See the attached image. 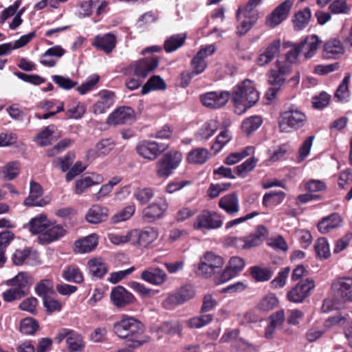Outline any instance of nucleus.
Segmentation results:
<instances>
[{
  "label": "nucleus",
  "mask_w": 352,
  "mask_h": 352,
  "mask_svg": "<svg viewBox=\"0 0 352 352\" xmlns=\"http://www.w3.org/2000/svg\"><path fill=\"white\" fill-rule=\"evenodd\" d=\"M113 331L118 338L126 340L130 348L140 347L149 341V337L144 334V324L126 314L122 315L120 319L114 322Z\"/></svg>",
  "instance_id": "1"
},
{
  "label": "nucleus",
  "mask_w": 352,
  "mask_h": 352,
  "mask_svg": "<svg viewBox=\"0 0 352 352\" xmlns=\"http://www.w3.org/2000/svg\"><path fill=\"white\" fill-rule=\"evenodd\" d=\"M259 99L258 92L253 82L245 79L237 84L233 89L232 101L237 114H242L253 106Z\"/></svg>",
  "instance_id": "2"
},
{
  "label": "nucleus",
  "mask_w": 352,
  "mask_h": 352,
  "mask_svg": "<svg viewBox=\"0 0 352 352\" xmlns=\"http://www.w3.org/2000/svg\"><path fill=\"white\" fill-rule=\"evenodd\" d=\"M269 234L268 230L263 225L256 227V230L243 237L229 236L226 243L239 250H248L261 245Z\"/></svg>",
  "instance_id": "3"
},
{
  "label": "nucleus",
  "mask_w": 352,
  "mask_h": 352,
  "mask_svg": "<svg viewBox=\"0 0 352 352\" xmlns=\"http://www.w3.org/2000/svg\"><path fill=\"white\" fill-rule=\"evenodd\" d=\"M182 159L180 152L170 151L157 162L156 174L159 177L167 179L179 166Z\"/></svg>",
  "instance_id": "4"
},
{
  "label": "nucleus",
  "mask_w": 352,
  "mask_h": 352,
  "mask_svg": "<svg viewBox=\"0 0 352 352\" xmlns=\"http://www.w3.org/2000/svg\"><path fill=\"white\" fill-rule=\"evenodd\" d=\"M307 121V116L298 109H289L283 112L279 118V127L283 132L297 130L302 127Z\"/></svg>",
  "instance_id": "5"
},
{
  "label": "nucleus",
  "mask_w": 352,
  "mask_h": 352,
  "mask_svg": "<svg viewBox=\"0 0 352 352\" xmlns=\"http://www.w3.org/2000/svg\"><path fill=\"white\" fill-rule=\"evenodd\" d=\"M223 264L224 260L221 256L207 252L200 258L197 273L205 277H210L217 274Z\"/></svg>",
  "instance_id": "6"
},
{
  "label": "nucleus",
  "mask_w": 352,
  "mask_h": 352,
  "mask_svg": "<svg viewBox=\"0 0 352 352\" xmlns=\"http://www.w3.org/2000/svg\"><path fill=\"white\" fill-rule=\"evenodd\" d=\"M168 208L166 198L164 196L158 197L142 209V219L146 223H154L164 217Z\"/></svg>",
  "instance_id": "7"
},
{
  "label": "nucleus",
  "mask_w": 352,
  "mask_h": 352,
  "mask_svg": "<svg viewBox=\"0 0 352 352\" xmlns=\"http://www.w3.org/2000/svg\"><path fill=\"white\" fill-rule=\"evenodd\" d=\"M223 219L219 213L209 210H202L195 218L193 227L197 230H211L220 228Z\"/></svg>",
  "instance_id": "8"
},
{
  "label": "nucleus",
  "mask_w": 352,
  "mask_h": 352,
  "mask_svg": "<svg viewBox=\"0 0 352 352\" xmlns=\"http://www.w3.org/2000/svg\"><path fill=\"white\" fill-rule=\"evenodd\" d=\"M195 292L190 285H186L169 294L162 302L166 309H171L175 306L182 305L194 298Z\"/></svg>",
  "instance_id": "9"
},
{
  "label": "nucleus",
  "mask_w": 352,
  "mask_h": 352,
  "mask_svg": "<svg viewBox=\"0 0 352 352\" xmlns=\"http://www.w3.org/2000/svg\"><path fill=\"white\" fill-rule=\"evenodd\" d=\"M314 287L315 284L314 280L310 278H306L300 281L287 293V298L289 301L292 302H302L310 295Z\"/></svg>",
  "instance_id": "10"
},
{
  "label": "nucleus",
  "mask_w": 352,
  "mask_h": 352,
  "mask_svg": "<svg viewBox=\"0 0 352 352\" xmlns=\"http://www.w3.org/2000/svg\"><path fill=\"white\" fill-rule=\"evenodd\" d=\"M167 148V145L159 144L155 141L143 140L136 146L138 153L142 157L151 161L155 160L157 156Z\"/></svg>",
  "instance_id": "11"
},
{
  "label": "nucleus",
  "mask_w": 352,
  "mask_h": 352,
  "mask_svg": "<svg viewBox=\"0 0 352 352\" xmlns=\"http://www.w3.org/2000/svg\"><path fill=\"white\" fill-rule=\"evenodd\" d=\"M245 260L239 256H232L223 271L217 276L216 282L222 283L235 277L245 267Z\"/></svg>",
  "instance_id": "12"
},
{
  "label": "nucleus",
  "mask_w": 352,
  "mask_h": 352,
  "mask_svg": "<svg viewBox=\"0 0 352 352\" xmlns=\"http://www.w3.org/2000/svg\"><path fill=\"white\" fill-rule=\"evenodd\" d=\"M229 91H210L200 96V100L204 106L210 109H219L223 107L229 100Z\"/></svg>",
  "instance_id": "13"
},
{
  "label": "nucleus",
  "mask_w": 352,
  "mask_h": 352,
  "mask_svg": "<svg viewBox=\"0 0 352 352\" xmlns=\"http://www.w3.org/2000/svg\"><path fill=\"white\" fill-rule=\"evenodd\" d=\"M293 3V0H285L280 3L267 16L266 25L274 28L281 23L288 16Z\"/></svg>",
  "instance_id": "14"
},
{
  "label": "nucleus",
  "mask_w": 352,
  "mask_h": 352,
  "mask_svg": "<svg viewBox=\"0 0 352 352\" xmlns=\"http://www.w3.org/2000/svg\"><path fill=\"white\" fill-rule=\"evenodd\" d=\"M159 65V58L157 56H151L142 58L131 66L133 74L138 78H145L148 74L154 71Z\"/></svg>",
  "instance_id": "15"
},
{
  "label": "nucleus",
  "mask_w": 352,
  "mask_h": 352,
  "mask_svg": "<svg viewBox=\"0 0 352 352\" xmlns=\"http://www.w3.org/2000/svg\"><path fill=\"white\" fill-rule=\"evenodd\" d=\"M281 42L280 39L273 40L260 52L256 60L259 66H265L274 60L280 53Z\"/></svg>",
  "instance_id": "16"
},
{
  "label": "nucleus",
  "mask_w": 352,
  "mask_h": 352,
  "mask_svg": "<svg viewBox=\"0 0 352 352\" xmlns=\"http://www.w3.org/2000/svg\"><path fill=\"white\" fill-rule=\"evenodd\" d=\"M135 120L134 111L129 107H121L108 117L107 123L113 125L129 124Z\"/></svg>",
  "instance_id": "17"
},
{
  "label": "nucleus",
  "mask_w": 352,
  "mask_h": 352,
  "mask_svg": "<svg viewBox=\"0 0 352 352\" xmlns=\"http://www.w3.org/2000/svg\"><path fill=\"white\" fill-rule=\"evenodd\" d=\"M202 52H197L191 60L192 71H185L182 73V81L188 85L191 79L204 72L207 67L206 56L201 55Z\"/></svg>",
  "instance_id": "18"
},
{
  "label": "nucleus",
  "mask_w": 352,
  "mask_h": 352,
  "mask_svg": "<svg viewBox=\"0 0 352 352\" xmlns=\"http://www.w3.org/2000/svg\"><path fill=\"white\" fill-rule=\"evenodd\" d=\"M331 288L342 300L352 301V278H338L332 283Z\"/></svg>",
  "instance_id": "19"
},
{
  "label": "nucleus",
  "mask_w": 352,
  "mask_h": 352,
  "mask_svg": "<svg viewBox=\"0 0 352 352\" xmlns=\"http://www.w3.org/2000/svg\"><path fill=\"white\" fill-rule=\"evenodd\" d=\"M110 298L113 304L118 308H122L132 304L135 298L124 287H114L111 292Z\"/></svg>",
  "instance_id": "20"
},
{
  "label": "nucleus",
  "mask_w": 352,
  "mask_h": 352,
  "mask_svg": "<svg viewBox=\"0 0 352 352\" xmlns=\"http://www.w3.org/2000/svg\"><path fill=\"white\" fill-rule=\"evenodd\" d=\"M66 232L63 226L49 221L45 232L38 236V239L44 243H50L64 236Z\"/></svg>",
  "instance_id": "21"
},
{
  "label": "nucleus",
  "mask_w": 352,
  "mask_h": 352,
  "mask_svg": "<svg viewBox=\"0 0 352 352\" xmlns=\"http://www.w3.org/2000/svg\"><path fill=\"white\" fill-rule=\"evenodd\" d=\"M322 41L316 35L307 36L300 42L297 43L300 50L306 60L313 58L320 47Z\"/></svg>",
  "instance_id": "22"
},
{
  "label": "nucleus",
  "mask_w": 352,
  "mask_h": 352,
  "mask_svg": "<svg viewBox=\"0 0 352 352\" xmlns=\"http://www.w3.org/2000/svg\"><path fill=\"white\" fill-rule=\"evenodd\" d=\"M140 277L143 280L157 286L162 285L167 279V275L163 270L153 267L142 271Z\"/></svg>",
  "instance_id": "23"
},
{
  "label": "nucleus",
  "mask_w": 352,
  "mask_h": 352,
  "mask_svg": "<svg viewBox=\"0 0 352 352\" xmlns=\"http://www.w3.org/2000/svg\"><path fill=\"white\" fill-rule=\"evenodd\" d=\"M32 276L27 272H19L14 278L6 281V285L14 287L19 291L25 292V295L29 293V289L33 284Z\"/></svg>",
  "instance_id": "24"
},
{
  "label": "nucleus",
  "mask_w": 352,
  "mask_h": 352,
  "mask_svg": "<svg viewBox=\"0 0 352 352\" xmlns=\"http://www.w3.org/2000/svg\"><path fill=\"white\" fill-rule=\"evenodd\" d=\"M43 195V188L41 186L32 181L30 184L29 196L24 200V205L28 207L44 206L46 202L43 199H39Z\"/></svg>",
  "instance_id": "25"
},
{
  "label": "nucleus",
  "mask_w": 352,
  "mask_h": 352,
  "mask_svg": "<svg viewBox=\"0 0 352 352\" xmlns=\"http://www.w3.org/2000/svg\"><path fill=\"white\" fill-rule=\"evenodd\" d=\"M285 78L279 72L276 70H271L268 76V82L271 87L265 94V98L267 100L271 101L275 98L278 91L285 82Z\"/></svg>",
  "instance_id": "26"
},
{
  "label": "nucleus",
  "mask_w": 352,
  "mask_h": 352,
  "mask_svg": "<svg viewBox=\"0 0 352 352\" xmlns=\"http://www.w3.org/2000/svg\"><path fill=\"white\" fill-rule=\"evenodd\" d=\"M158 237L157 230L152 227L146 228L142 231L137 230V234L133 237V245H139L142 247H147L154 242Z\"/></svg>",
  "instance_id": "27"
},
{
  "label": "nucleus",
  "mask_w": 352,
  "mask_h": 352,
  "mask_svg": "<svg viewBox=\"0 0 352 352\" xmlns=\"http://www.w3.org/2000/svg\"><path fill=\"white\" fill-rule=\"evenodd\" d=\"M219 207L230 215L236 214L240 209L237 195L233 192L224 195L219 199Z\"/></svg>",
  "instance_id": "28"
},
{
  "label": "nucleus",
  "mask_w": 352,
  "mask_h": 352,
  "mask_svg": "<svg viewBox=\"0 0 352 352\" xmlns=\"http://www.w3.org/2000/svg\"><path fill=\"white\" fill-rule=\"evenodd\" d=\"M115 95L112 91H104L100 94V98L94 104L93 111L95 114L104 113L114 103Z\"/></svg>",
  "instance_id": "29"
},
{
  "label": "nucleus",
  "mask_w": 352,
  "mask_h": 352,
  "mask_svg": "<svg viewBox=\"0 0 352 352\" xmlns=\"http://www.w3.org/2000/svg\"><path fill=\"white\" fill-rule=\"evenodd\" d=\"M344 53V48L339 40L331 39L324 45L323 57L327 59H336Z\"/></svg>",
  "instance_id": "30"
},
{
  "label": "nucleus",
  "mask_w": 352,
  "mask_h": 352,
  "mask_svg": "<svg viewBox=\"0 0 352 352\" xmlns=\"http://www.w3.org/2000/svg\"><path fill=\"white\" fill-rule=\"evenodd\" d=\"M97 234H91L83 239L77 240L74 243V251L77 253H87L94 250L98 245Z\"/></svg>",
  "instance_id": "31"
},
{
  "label": "nucleus",
  "mask_w": 352,
  "mask_h": 352,
  "mask_svg": "<svg viewBox=\"0 0 352 352\" xmlns=\"http://www.w3.org/2000/svg\"><path fill=\"white\" fill-rule=\"evenodd\" d=\"M92 44L97 49L109 54L116 47V38L114 34L111 33L103 36H97Z\"/></svg>",
  "instance_id": "32"
},
{
  "label": "nucleus",
  "mask_w": 352,
  "mask_h": 352,
  "mask_svg": "<svg viewBox=\"0 0 352 352\" xmlns=\"http://www.w3.org/2000/svg\"><path fill=\"white\" fill-rule=\"evenodd\" d=\"M115 143L110 138L102 139L96 144L94 149H89L87 151V156L90 158H96L100 155L109 154L114 148Z\"/></svg>",
  "instance_id": "33"
},
{
  "label": "nucleus",
  "mask_w": 352,
  "mask_h": 352,
  "mask_svg": "<svg viewBox=\"0 0 352 352\" xmlns=\"http://www.w3.org/2000/svg\"><path fill=\"white\" fill-rule=\"evenodd\" d=\"M49 221L44 214H40L32 218L28 223L25 226L32 234H39L45 232Z\"/></svg>",
  "instance_id": "34"
},
{
  "label": "nucleus",
  "mask_w": 352,
  "mask_h": 352,
  "mask_svg": "<svg viewBox=\"0 0 352 352\" xmlns=\"http://www.w3.org/2000/svg\"><path fill=\"white\" fill-rule=\"evenodd\" d=\"M108 209L100 205H94L86 214V220L90 223H99L105 221L108 217Z\"/></svg>",
  "instance_id": "35"
},
{
  "label": "nucleus",
  "mask_w": 352,
  "mask_h": 352,
  "mask_svg": "<svg viewBox=\"0 0 352 352\" xmlns=\"http://www.w3.org/2000/svg\"><path fill=\"white\" fill-rule=\"evenodd\" d=\"M342 219L339 214L337 213L331 214V215L324 217L318 223V230L322 234H326L341 226Z\"/></svg>",
  "instance_id": "36"
},
{
  "label": "nucleus",
  "mask_w": 352,
  "mask_h": 352,
  "mask_svg": "<svg viewBox=\"0 0 352 352\" xmlns=\"http://www.w3.org/2000/svg\"><path fill=\"white\" fill-rule=\"evenodd\" d=\"M89 274L92 277L101 278L108 271L107 263L101 258H92L88 262Z\"/></svg>",
  "instance_id": "37"
},
{
  "label": "nucleus",
  "mask_w": 352,
  "mask_h": 352,
  "mask_svg": "<svg viewBox=\"0 0 352 352\" xmlns=\"http://www.w3.org/2000/svg\"><path fill=\"white\" fill-rule=\"evenodd\" d=\"M219 128V123L215 120H210L201 126L195 134L197 140L206 141L212 137Z\"/></svg>",
  "instance_id": "38"
},
{
  "label": "nucleus",
  "mask_w": 352,
  "mask_h": 352,
  "mask_svg": "<svg viewBox=\"0 0 352 352\" xmlns=\"http://www.w3.org/2000/svg\"><path fill=\"white\" fill-rule=\"evenodd\" d=\"M210 157L209 151L205 148H196L190 151L187 156V160L192 164H203Z\"/></svg>",
  "instance_id": "39"
},
{
  "label": "nucleus",
  "mask_w": 352,
  "mask_h": 352,
  "mask_svg": "<svg viewBox=\"0 0 352 352\" xmlns=\"http://www.w3.org/2000/svg\"><path fill=\"white\" fill-rule=\"evenodd\" d=\"M63 278L67 282L81 283L83 280V275L80 268L76 265H69L62 272Z\"/></svg>",
  "instance_id": "40"
},
{
  "label": "nucleus",
  "mask_w": 352,
  "mask_h": 352,
  "mask_svg": "<svg viewBox=\"0 0 352 352\" xmlns=\"http://www.w3.org/2000/svg\"><path fill=\"white\" fill-rule=\"evenodd\" d=\"M154 196V190L150 187L137 188L133 192V197L140 205L148 204Z\"/></svg>",
  "instance_id": "41"
},
{
  "label": "nucleus",
  "mask_w": 352,
  "mask_h": 352,
  "mask_svg": "<svg viewBox=\"0 0 352 352\" xmlns=\"http://www.w3.org/2000/svg\"><path fill=\"white\" fill-rule=\"evenodd\" d=\"M186 36L184 34H178L168 37L164 44V50L166 52L170 53L177 50L182 47L186 40Z\"/></svg>",
  "instance_id": "42"
},
{
  "label": "nucleus",
  "mask_w": 352,
  "mask_h": 352,
  "mask_svg": "<svg viewBox=\"0 0 352 352\" xmlns=\"http://www.w3.org/2000/svg\"><path fill=\"white\" fill-rule=\"evenodd\" d=\"M166 88L164 80L160 76L151 77L142 87L141 93L146 94L152 90H162Z\"/></svg>",
  "instance_id": "43"
},
{
  "label": "nucleus",
  "mask_w": 352,
  "mask_h": 352,
  "mask_svg": "<svg viewBox=\"0 0 352 352\" xmlns=\"http://www.w3.org/2000/svg\"><path fill=\"white\" fill-rule=\"evenodd\" d=\"M285 197V193L283 191L273 190L267 192L263 197V205L265 207L270 206H277L283 202Z\"/></svg>",
  "instance_id": "44"
},
{
  "label": "nucleus",
  "mask_w": 352,
  "mask_h": 352,
  "mask_svg": "<svg viewBox=\"0 0 352 352\" xmlns=\"http://www.w3.org/2000/svg\"><path fill=\"white\" fill-rule=\"evenodd\" d=\"M69 352H83L85 344L82 336L74 331L66 340Z\"/></svg>",
  "instance_id": "45"
},
{
  "label": "nucleus",
  "mask_w": 352,
  "mask_h": 352,
  "mask_svg": "<svg viewBox=\"0 0 352 352\" xmlns=\"http://www.w3.org/2000/svg\"><path fill=\"white\" fill-rule=\"evenodd\" d=\"M278 305V298L274 294H270L259 300L256 309L263 312H267L276 308Z\"/></svg>",
  "instance_id": "46"
},
{
  "label": "nucleus",
  "mask_w": 352,
  "mask_h": 352,
  "mask_svg": "<svg viewBox=\"0 0 352 352\" xmlns=\"http://www.w3.org/2000/svg\"><path fill=\"white\" fill-rule=\"evenodd\" d=\"M263 123L261 117L258 116H250L245 119L241 125L242 131L247 135H250L257 130Z\"/></svg>",
  "instance_id": "47"
},
{
  "label": "nucleus",
  "mask_w": 352,
  "mask_h": 352,
  "mask_svg": "<svg viewBox=\"0 0 352 352\" xmlns=\"http://www.w3.org/2000/svg\"><path fill=\"white\" fill-rule=\"evenodd\" d=\"M136 234L137 230H132L124 235L114 233L109 234L108 238L110 242L115 245H121L126 243H131L133 245V237L135 236Z\"/></svg>",
  "instance_id": "48"
},
{
  "label": "nucleus",
  "mask_w": 352,
  "mask_h": 352,
  "mask_svg": "<svg viewBox=\"0 0 352 352\" xmlns=\"http://www.w3.org/2000/svg\"><path fill=\"white\" fill-rule=\"evenodd\" d=\"M231 139L232 135L229 130L226 129H223L217 136L215 142L211 146V149L214 151V154H217L231 140Z\"/></svg>",
  "instance_id": "49"
},
{
  "label": "nucleus",
  "mask_w": 352,
  "mask_h": 352,
  "mask_svg": "<svg viewBox=\"0 0 352 352\" xmlns=\"http://www.w3.org/2000/svg\"><path fill=\"white\" fill-rule=\"evenodd\" d=\"M311 16V10L309 8H306L296 13L294 19L295 29L300 30L305 28L307 25Z\"/></svg>",
  "instance_id": "50"
},
{
  "label": "nucleus",
  "mask_w": 352,
  "mask_h": 352,
  "mask_svg": "<svg viewBox=\"0 0 352 352\" xmlns=\"http://www.w3.org/2000/svg\"><path fill=\"white\" fill-rule=\"evenodd\" d=\"M257 162L258 160L256 158L251 157L242 164L236 166L235 169L239 177L241 178L246 177L256 167Z\"/></svg>",
  "instance_id": "51"
},
{
  "label": "nucleus",
  "mask_w": 352,
  "mask_h": 352,
  "mask_svg": "<svg viewBox=\"0 0 352 352\" xmlns=\"http://www.w3.org/2000/svg\"><path fill=\"white\" fill-rule=\"evenodd\" d=\"M254 152V148L247 146L240 151L230 153L225 160V164L228 165H234L240 162L243 158L251 155Z\"/></svg>",
  "instance_id": "52"
},
{
  "label": "nucleus",
  "mask_w": 352,
  "mask_h": 352,
  "mask_svg": "<svg viewBox=\"0 0 352 352\" xmlns=\"http://www.w3.org/2000/svg\"><path fill=\"white\" fill-rule=\"evenodd\" d=\"M19 173V166L16 162H10L2 167L1 174L6 181L16 178Z\"/></svg>",
  "instance_id": "53"
},
{
  "label": "nucleus",
  "mask_w": 352,
  "mask_h": 352,
  "mask_svg": "<svg viewBox=\"0 0 352 352\" xmlns=\"http://www.w3.org/2000/svg\"><path fill=\"white\" fill-rule=\"evenodd\" d=\"M55 131V126L50 124L46 126L42 131H41L36 138L38 144L41 146H45L50 144L52 141V135Z\"/></svg>",
  "instance_id": "54"
},
{
  "label": "nucleus",
  "mask_w": 352,
  "mask_h": 352,
  "mask_svg": "<svg viewBox=\"0 0 352 352\" xmlns=\"http://www.w3.org/2000/svg\"><path fill=\"white\" fill-rule=\"evenodd\" d=\"M85 112V107L80 102H73L67 109L65 115L67 119H80Z\"/></svg>",
  "instance_id": "55"
},
{
  "label": "nucleus",
  "mask_w": 352,
  "mask_h": 352,
  "mask_svg": "<svg viewBox=\"0 0 352 352\" xmlns=\"http://www.w3.org/2000/svg\"><path fill=\"white\" fill-rule=\"evenodd\" d=\"M351 79V74L346 73L342 82L338 86L336 93L335 98L338 101H343L349 96V84Z\"/></svg>",
  "instance_id": "56"
},
{
  "label": "nucleus",
  "mask_w": 352,
  "mask_h": 352,
  "mask_svg": "<svg viewBox=\"0 0 352 352\" xmlns=\"http://www.w3.org/2000/svg\"><path fill=\"white\" fill-rule=\"evenodd\" d=\"M53 292V282L51 279H43L35 287L36 294L43 299L49 296L47 294Z\"/></svg>",
  "instance_id": "57"
},
{
  "label": "nucleus",
  "mask_w": 352,
  "mask_h": 352,
  "mask_svg": "<svg viewBox=\"0 0 352 352\" xmlns=\"http://www.w3.org/2000/svg\"><path fill=\"white\" fill-rule=\"evenodd\" d=\"M251 275L256 281H267L272 276L273 272L268 268L254 266L251 267Z\"/></svg>",
  "instance_id": "58"
},
{
  "label": "nucleus",
  "mask_w": 352,
  "mask_h": 352,
  "mask_svg": "<svg viewBox=\"0 0 352 352\" xmlns=\"http://www.w3.org/2000/svg\"><path fill=\"white\" fill-rule=\"evenodd\" d=\"M317 256L320 258H327L330 256L329 245L325 238H319L314 245Z\"/></svg>",
  "instance_id": "59"
},
{
  "label": "nucleus",
  "mask_w": 352,
  "mask_h": 352,
  "mask_svg": "<svg viewBox=\"0 0 352 352\" xmlns=\"http://www.w3.org/2000/svg\"><path fill=\"white\" fill-rule=\"evenodd\" d=\"M38 329L37 321L32 318H27L21 320L20 331L26 335L34 334Z\"/></svg>",
  "instance_id": "60"
},
{
  "label": "nucleus",
  "mask_w": 352,
  "mask_h": 352,
  "mask_svg": "<svg viewBox=\"0 0 352 352\" xmlns=\"http://www.w3.org/2000/svg\"><path fill=\"white\" fill-rule=\"evenodd\" d=\"M267 244L277 252H285L288 250L287 243L281 235H276L268 239Z\"/></svg>",
  "instance_id": "61"
},
{
  "label": "nucleus",
  "mask_w": 352,
  "mask_h": 352,
  "mask_svg": "<svg viewBox=\"0 0 352 352\" xmlns=\"http://www.w3.org/2000/svg\"><path fill=\"white\" fill-rule=\"evenodd\" d=\"M135 211V205H129L124 208L122 210L113 215L112 222L114 223L124 221L130 219Z\"/></svg>",
  "instance_id": "62"
},
{
  "label": "nucleus",
  "mask_w": 352,
  "mask_h": 352,
  "mask_svg": "<svg viewBox=\"0 0 352 352\" xmlns=\"http://www.w3.org/2000/svg\"><path fill=\"white\" fill-rule=\"evenodd\" d=\"M43 306L48 314L59 312L62 309L63 304L60 301L52 296L44 297L43 299Z\"/></svg>",
  "instance_id": "63"
},
{
  "label": "nucleus",
  "mask_w": 352,
  "mask_h": 352,
  "mask_svg": "<svg viewBox=\"0 0 352 352\" xmlns=\"http://www.w3.org/2000/svg\"><path fill=\"white\" fill-rule=\"evenodd\" d=\"M31 252L32 250L29 248L16 250L12 256L13 264L18 266L22 265L30 256Z\"/></svg>",
  "instance_id": "64"
}]
</instances>
